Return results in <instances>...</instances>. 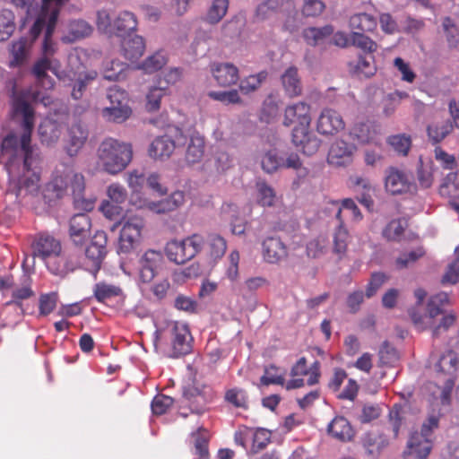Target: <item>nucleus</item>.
Masks as SVG:
<instances>
[{
    "instance_id": "nucleus-1",
    "label": "nucleus",
    "mask_w": 459,
    "mask_h": 459,
    "mask_svg": "<svg viewBox=\"0 0 459 459\" xmlns=\"http://www.w3.org/2000/svg\"><path fill=\"white\" fill-rule=\"evenodd\" d=\"M25 94L15 95L12 101V117L20 125L22 134L7 135L2 142L0 160L4 163L11 181L32 192L38 188L39 175L34 170L38 157L30 145L35 112Z\"/></svg>"
},
{
    "instance_id": "nucleus-2",
    "label": "nucleus",
    "mask_w": 459,
    "mask_h": 459,
    "mask_svg": "<svg viewBox=\"0 0 459 459\" xmlns=\"http://www.w3.org/2000/svg\"><path fill=\"white\" fill-rule=\"evenodd\" d=\"M311 108L306 102H297L286 107L283 125L292 126V143L306 155L315 154L320 147V140L309 130Z\"/></svg>"
},
{
    "instance_id": "nucleus-3",
    "label": "nucleus",
    "mask_w": 459,
    "mask_h": 459,
    "mask_svg": "<svg viewBox=\"0 0 459 459\" xmlns=\"http://www.w3.org/2000/svg\"><path fill=\"white\" fill-rule=\"evenodd\" d=\"M448 302L446 293H439L430 298L424 316L412 314L415 326L420 330H429L433 337H439L446 333L456 321L454 312L444 311L443 306Z\"/></svg>"
},
{
    "instance_id": "nucleus-4",
    "label": "nucleus",
    "mask_w": 459,
    "mask_h": 459,
    "mask_svg": "<svg viewBox=\"0 0 459 459\" xmlns=\"http://www.w3.org/2000/svg\"><path fill=\"white\" fill-rule=\"evenodd\" d=\"M97 164L108 174L123 171L132 161L131 143L108 137L104 139L97 149Z\"/></svg>"
},
{
    "instance_id": "nucleus-5",
    "label": "nucleus",
    "mask_w": 459,
    "mask_h": 459,
    "mask_svg": "<svg viewBox=\"0 0 459 459\" xmlns=\"http://www.w3.org/2000/svg\"><path fill=\"white\" fill-rule=\"evenodd\" d=\"M34 255L41 258L53 274L64 276L74 270L62 252L60 241L50 235L39 237L34 244Z\"/></svg>"
},
{
    "instance_id": "nucleus-6",
    "label": "nucleus",
    "mask_w": 459,
    "mask_h": 459,
    "mask_svg": "<svg viewBox=\"0 0 459 459\" xmlns=\"http://www.w3.org/2000/svg\"><path fill=\"white\" fill-rule=\"evenodd\" d=\"M145 228L144 219L136 214L126 215L122 221L118 238V253H130L141 242Z\"/></svg>"
},
{
    "instance_id": "nucleus-7",
    "label": "nucleus",
    "mask_w": 459,
    "mask_h": 459,
    "mask_svg": "<svg viewBox=\"0 0 459 459\" xmlns=\"http://www.w3.org/2000/svg\"><path fill=\"white\" fill-rule=\"evenodd\" d=\"M435 371L437 374L446 377V386L443 389L436 387L439 393L441 402L448 403L450 401V394L454 386V377L459 368V355L453 350L445 351L438 357L434 365Z\"/></svg>"
},
{
    "instance_id": "nucleus-8",
    "label": "nucleus",
    "mask_w": 459,
    "mask_h": 459,
    "mask_svg": "<svg viewBox=\"0 0 459 459\" xmlns=\"http://www.w3.org/2000/svg\"><path fill=\"white\" fill-rule=\"evenodd\" d=\"M165 263L160 250L149 248L143 251L138 258L136 281L139 287L149 285L159 274Z\"/></svg>"
},
{
    "instance_id": "nucleus-9",
    "label": "nucleus",
    "mask_w": 459,
    "mask_h": 459,
    "mask_svg": "<svg viewBox=\"0 0 459 459\" xmlns=\"http://www.w3.org/2000/svg\"><path fill=\"white\" fill-rule=\"evenodd\" d=\"M109 105L102 109L103 117L114 123H123L132 115L127 93L116 86L108 92Z\"/></svg>"
},
{
    "instance_id": "nucleus-10",
    "label": "nucleus",
    "mask_w": 459,
    "mask_h": 459,
    "mask_svg": "<svg viewBox=\"0 0 459 459\" xmlns=\"http://www.w3.org/2000/svg\"><path fill=\"white\" fill-rule=\"evenodd\" d=\"M130 203L138 209L162 214L173 212L182 206L185 203V194L182 191H175L168 198L157 202L135 194L131 196Z\"/></svg>"
},
{
    "instance_id": "nucleus-11",
    "label": "nucleus",
    "mask_w": 459,
    "mask_h": 459,
    "mask_svg": "<svg viewBox=\"0 0 459 459\" xmlns=\"http://www.w3.org/2000/svg\"><path fill=\"white\" fill-rule=\"evenodd\" d=\"M303 376H308L307 385H313L316 384L320 377L319 362L315 361L309 368L307 367V359L301 357L291 368L290 377H292L285 385L287 390L300 388L304 385L305 381Z\"/></svg>"
},
{
    "instance_id": "nucleus-12",
    "label": "nucleus",
    "mask_w": 459,
    "mask_h": 459,
    "mask_svg": "<svg viewBox=\"0 0 459 459\" xmlns=\"http://www.w3.org/2000/svg\"><path fill=\"white\" fill-rule=\"evenodd\" d=\"M384 184L386 193L392 195L412 194L416 190V186L410 178L394 167H390L385 170Z\"/></svg>"
},
{
    "instance_id": "nucleus-13",
    "label": "nucleus",
    "mask_w": 459,
    "mask_h": 459,
    "mask_svg": "<svg viewBox=\"0 0 459 459\" xmlns=\"http://www.w3.org/2000/svg\"><path fill=\"white\" fill-rule=\"evenodd\" d=\"M172 355L187 354L192 349V336L188 325L184 322L174 321L169 325Z\"/></svg>"
},
{
    "instance_id": "nucleus-14",
    "label": "nucleus",
    "mask_w": 459,
    "mask_h": 459,
    "mask_svg": "<svg viewBox=\"0 0 459 459\" xmlns=\"http://www.w3.org/2000/svg\"><path fill=\"white\" fill-rule=\"evenodd\" d=\"M316 126L321 134L334 135L345 128V122L339 112L325 108L320 112Z\"/></svg>"
},
{
    "instance_id": "nucleus-15",
    "label": "nucleus",
    "mask_w": 459,
    "mask_h": 459,
    "mask_svg": "<svg viewBox=\"0 0 459 459\" xmlns=\"http://www.w3.org/2000/svg\"><path fill=\"white\" fill-rule=\"evenodd\" d=\"M50 186L57 192V195L68 186H71L74 193H81L84 186L83 177L70 168L57 169Z\"/></svg>"
},
{
    "instance_id": "nucleus-16",
    "label": "nucleus",
    "mask_w": 459,
    "mask_h": 459,
    "mask_svg": "<svg viewBox=\"0 0 459 459\" xmlns=\"http://www.w3.org/2000/svg\"><path fill=\"white\" fill-rule=\"evenodd\" d=\"M88 139V131L81 124H73L67 130L65 150L70 157L76 156Z\"/></svg>"
},
{
    "instance_id": "nucleus-17",
    "label": "nucleus",
    "mask_w": 459,
    "mask_h": 459,
    "mask_svg": "<svg viewBox=\"0 0 459 459\" xmlns=\"http://www.w3.org/2000/svg\"><path fill=\"white\" fill-rule=\"evenodd\" d=\"M261 245L263 259L268 264H277L288 255L287 247L279 238L268 237Z\"/></svg>"
},
{
    "instance_id": "nucleus-18",
    "label": "nucleus",
    "mask_w": 459,
    "mask_h": 459,
    "mask_svg": "<svg viewBox=\"0 0 459 459\" xmlns=\"http://www.w3.org/2000/svg\"><path fill=\"white\" fill-rule=\"evenodd\" d=\"M210 71L221 87H230L238 81V69L230 63H213L210 65Z\"/></svg>"
},
{
    "instance_id": "nucleus-19",
    "label": "nucleus",
    "mask_w": 459,
    "mask_h": 459,
    "mask_svg": "<svg viewBox=\"0 0 459 459\" xmlns=\"http://www.w3.org/2000/svg\"><path fill=\"white\" fill-rule=\"evenodd\" d=\"M107 236L103 231H98L91 244L86 248V258L93 269L99 270L106 255Z\"/></svg>"
},
{
    "instance_id": "nucleus-20",
    "label": "nucleus",
    "mask_w": 459,
    "mask_h": 459,
    "mask_svg": "<svg viewBox=\"0 0 459 459\" xmlns=\"http://www.w3.org/2000/svg\"><path fill=\"white\" fill-rule=\"evenodd\" d=\"M356 147L344 141H335L328 152V160L335 166H343L352 160Z\"/></svg>"
},
{
    "instance_id": "nucleus-21",
    "label": "nucleus",
    "mask_w": 459,
    "mask_h": 459,
    "mask_svg": "<svg viewBox=\"0 0 459 459\" xmlns=\"http://www.w3.org/2000/svg\"><path fill=\"white\" fill-rule=\"evenodd\" d=\"M378 130L369 121L359 120L354 122L350 129L349 135L359 143H369L377 139Z\"/></svg>"
},
{
    "instance_id": "nucleus-22",
    "label": "nucleus",
    "mask_w": 459,
    "mask_h": 459,
    "mask_svg": "<svg viewBox=\"0 0 459 459\" xmlns=\"http://www.w3.org/2000/svg\"><path fill=\"white\" fill-rule=\"evenodd\" d=\"M431 451V443L428 437L421 435L419 431L411 433L408 443L406 453L415 459H425Z\"/></svg>"
},
{
    "instance_id": "nucleus-23",
    "label": "nucleus",
    "mask_w": 459,
    "mask_h": 459,
    "mask_svg": "<svg viewBox=\"0 0 459 459\" xmlns=\"http://www.w3.org/2000/svg\"><path fill=\"white\" fill-rule=\"evenodd\" d=\"M62 133V126L52 119H43L38 128V134L43 145L52 146L56 144Z\"/></svg>"
},
{
    "instance_id": "nucleus-24",
    "label": "nucleus",
    "mask_w": 459,
    "mask_h": 459,
    "mask_svg": "<svg viewBox=\"0 0 459 459\" xmlns=\"http://www.w3.org/2000/svg\"><path fill=\"white\" fill-rule=\"evenodd\" d=\"M113 35L124 39L128 35L134 34L137 28V21L135 15L130 12H122L117 14L114 20Z\"/></svg>"
},
{
    "instance_id": "nucleus-25",
    "label": "nucleus",
    "mask_w": 459,
    "mask_h": 459,
    "mask_svg": "<svg viewBox=\"0 0 459 459\" xmlns=\"http://www.w3.org/2000/svg\"><path fill=\"white\" fill-rule=\"evenodd\" d=\"M205 152V142L203 135L194 133L186 145L185 160L187 164L193 165L203 160Z\"/></svg>"
},
{
    "instance_id": "nucleus-26",
    "label": "nucleus",
    "mask_w": 459,
    "mask_h": 459,
    "mask_svg": "<svg viewBox=\"0 0 459 459\" xmlns=\"http://www.w3.org/2000/svg\"><path fill=\"white\" fill-rule=\"evenodd\" d=\"M205 255L211 263H217L227 250L226 239L217 233H211L205 238Z\"/></svg>"
},
{
    "instance_id": "nucleus-27",
    "label": "nucleus",
    "mask_w": 459,
    "mask_h": 459,
    "mask_svg": "<svg viewBox=\"0 0 459 459\" xmlns=\"http://www.w3.org/2000/svg\"><path fill=\"white\" fill-rule=\"evenodd\" d=\"M48 70H51L58 78H62V75L57 71L56 65H54L47 57L39 60L32 69L38 82L47 90L52 89L54 86V82L47 75Z\"/></svg>"
},
{
    "instance_id": "nucleus-28",
    "label": "nucleus",
    "mask_w": 459,
    "mask_h": 459,
    "mask_svg": "<svg viewBox=\"0 0 459 459\" xmlns=\"http://www.w3.org/2000/svg\"><path fill=\"white\" fill-rule=\"evenodd\" d=\"M145 45L142 37L133 34L121 39V51L123 56L134 61L141 57L144 52Z\"/></svg>"
},
{
    "instance_id": "nucleus-29",
    "label": "nucleus",
    "mask_w": 459,
    "mask_h": 459,
    "mask_svg": "<svg viewBox=\"0 0 459 459\" xmlns=\"http://www.w3.org/2000/svg\"><path fill=\"white\" fill-rule=\"evenodd\" d=\"M328 434L340 441H350L354 437V430L344 417H335L327 427Z\"/></svg>"
},
{
    "instance_id": "nucleus-30",
    "label": "nucleus",
    "mask_w": 459,
    "mask_h": 459,
    "mask_svg": "<svg viewBox=\"0 0 459 459\" xmlns=\"http://www.w3.org/2000/svg\"><path fill=\"white\" fill-rule=\"evenodd\" d=\"M91 221L87 215L79 213L74 215L70 222V236L75 244H81L89 237Z\"/></svg>"
},
{
    "instance_id": "nucleus-31",
    "label": "nucleus",
    "mask_w": 459,
    "mask_h": 459,
    "mask_svg": "<svg viewBox=\"0 0 459 459\" xmlns=\"http://www.w3.org/2000/svg\"><path fill=\"white\" fill-rule=\"evenodd\" d=\"M281 81L288 96L296 97L301 94L302 85L296 67H288L281 74Z\"/></svg>"
},
{
    "instance_id": "nucleus-32",
    "label": "nucleus",
    "mask_w": 459,
    "mask_h": 459,
    "mask_svg": "<svg viewBox=\"0 0 459 459\" xmlns=\"http://www.w3.org/2000/svg\"><path fill=\"white\" fill-rule=\"evenodd\" d=\"M165 253L169 261L178 264H183L193 259L183 239H174L168 242L165 247Z\"/></svg>"
},
{
    "instance_id": "nucleus-33",
    "label": "nucleus",
    "mask_w": 459,
    "mask_h": 459,
    "mask_svg": "<svg viewBox=\"0 0 459 459\" xmlns=\"http://www.w3.org/2000/svg\"><path fill=\"white\" fill-rule=\"evenodd\" d=\"M92 28L84 21H73L65 28L62 40L71 43L89 36Z\"/></svg>"
},
{
    "instance_id": "nucleus-34",
    "label": "nucleus",
    "mask_w": 459,
    "mask_h": 459,
    "mask_svg": "<svg viewBox=\"0 0 459 459\" xmlns=\"http://www.w3.org/2000/svg\"><path fill=\"white\" fill-rule=\"evenodd\" d=\"M350 72L359 78H369L377 72L374 57L360 56L358 60L349 63Z\"/></svg>"
},
{
    "instance_id": "nucleus-35",
    "label": "nucleus",
    "mask_w": 459,
    "mask_h": 459,
    "mask_svg": "<svg viewBox=\"0 0 459 459\" xmlns=\"http://www.w3.org/2000/svg\"><path fill=\"white\" fill-rule=\"evenodd\" d=\"M175 150V143L169 137H158L149 148V155L155 160L169 158Z\"/></svg>"
},
{
    "instance_id": "nucleus-36",
    "label": "nucleus",
    "mask_w": 459,
    "mask_h": 459,
    "mask_svg": "<svg viewBox=\"0 0 459 459\" xmlns=\"http://www.w3.org/2000/svg\"><path fill=\"white\" fill-rule=\"evenodd\" d=\"M387 445L388 441L385 436L377 432L366 433L362 439V446L371 457L378 456Z\"/></svg>"
},
{
    "instance_id": "nucleus-37",
    "label": "nucleus",
    "mask_w": 459,
    "mask_h": 459,
    "mask_svg": "<svg viewBox=\"0 0 459 459\" xmlns=\"http://www.w3.org/2000/svg\"><path fill=\"white\" fill-rule=\"evenodd\" d=\"M454 128L452 122L448 119L436 121L428 126L427 134L432 143L437 144L448 136Z\"/></svg>"
},
{
    "instance_id": "nucleus-38",
    "label": "nucleus",
    "mask_w": 459,
    "mask_h": 459,
    "mask_svg": "<svg viewBox=\"0 0 459 459\" xmlns=\"http://www.w3.org/2000/svg\"><path fill=\"white\" fill-rule=\"evenodd\" d=\"M31 43L32 41H29L27 39L24 38H21L12 44V59L10 60V66H18L25 60Z\"/></svg>"
},
{
    "instance_id": "nucleus-39",
    "label": "nucleus",
    "mask_w": 459,
    "mask_h": 459,
    "mask_svg": "<svg viewBox=\"0 0 459 459\" xmlns=\"http://www.w3.org/2000/svg\"><path fill=\"white\" fill-rule=\"evenodd\" d=\"M332 204V206L333 207V209L336 211V218L339 220V221L341 222V221H342L341 215H342V211H346L350 213L351 219L354 221H361L362 219V214L359 211V209L358 208V206L356 205L355 202L352 200V199H344L342 204H339L337 201H333L330 203Z\"/></svg>"
},
{
    "instance_id": "nucleus-40",
    "label": "nucleus",
    "mask_w": 459,
    "mask_h": 459,
    "mask_svg": "<svg viewBox=\"0 0 459 459\" xmlns=\"http://www.w3.org/2000/svg\"><path fill=\"white\" fill-rule=\"evenodd\" d=\"M229 0H212L204 20L211 24L218 23L226 15Z\"/></svg>"
},
{
    "instance_id": "nucleus-41",
    "label": "nucleus",
    "mask_w": 459,
    "mask_h": 459,
    "mask_svg": "<svg viewBox=\"0 0 459 459\" xmlns=\"http://www.w3.org/2000/svg\"><path fill=\"white\" fill-rule=\"evenodd\" d=\"M439 192L442 195L450 199L452 206L459 211V179L448 178L440 186Z\"/></svg>"
},
{
    "instance_id": "nucleus-42",
    "label": "nucleus",
    "mask_w": 459,
    "mask_h": 459,
    "mask_svg": "<svg viewBox=\"0 0 459 459\" xmlns=\"http://www.w3.org/2000/svg\"><path fill=\"white\" fill-rule=\"evenodd\" d=\"M376 26V20L367 13L355 14L350 19V28L359 32L371 31Z\"/></svg>"
},
{
    "instance_id": "nucleus-43",
    "label": "nucleus",
    "mask_w": 459,
    "mask_h": 459,
    "mask_svg": "<svg viewBox=\"0 0 459 459\" xmlns=\"http://www.w3.org/2000/svg\"><path fill=\"white\" fill-rule=\"evenodd\" d=\"M333 29L330 26L323 28H307L303 30V38L305 41L311 46H316L324 41V39L331 35Z\"/></svg>"
},
{
    "instance_id": "nucleus-44",
    "label": "nucleus",
    "mask_w": 459,
    "mask_h": 459,
    "mask_svg": "<svg viewBox=\"0 0 459 459\" xmlns=\"http://www.w3.org/2000/svg\"><path fill=\"white\" fill-rule=\"evenodd\" d=\"M349 242V232L341 221L333 236V252L339 256L344 255Z\"/></svg>"
},
{
    "instance_id": "nucleus-45",
    "label": "nucleus",
    "mask_w": 459,
    "mask_h": 459,
    "mask_svg": "<svg viewBox=\"0 0 459 459\" xmlns=\"http://www.w3.org/2000/svg\"><path fill=\"white\" fill-rule=\"evenodd\" d=\"M407 227L404 220H393L384 229L383 236L389 241H398Z\"/></svg>"
},
{
    "instance_id": "nucleus-46",
    "label": "nucleus",
    "mask_w": 459,
    "mask_h": 459,
    "mask_svg": "<svg viewBox=\"0 0 459 459\" xmlns=\"http://www.w3.org/2000/svg\"><path fill=\"white\" fill-rule=\"evenodd\" d=\"M94 297L100 302H103L113 297H117L122 294L120 287L108 284L106 282H99L94 287Z\"/></svg>"
},
{
    "instance_id": "nucleus-47",
    "label": "nucleus",
    "mask_w": 459,
    "mask_h": 459,
    "mask_svg": "<svg viewBox=\"0 0 459 459\" xmlns=\"http://www.w3.org/2000/svg\"><path fill=\"white\" fill-rule=\"evenodd\" d=\"M425 253L422 247H418L415 249L405 252L395 259V266L397 269L407 268L423 257Z\"/></svg>"
},
{
    "instance_id": "nucleus-48",
    "label": "nucleus",
    "mask_w": 459,
    "mask_h": 459,
    "mask_svg": "<svg viewBox=\"0 0 459 459\" xmlns=\"http://www.w3.org/2000/svg\"><path fill=\"white\" fill-rule=\"evenodd\" d=\"M13 15L12 12H0V41L8 39L14 30Z\"/></svg>"
},
{
    "instance_id": "nucleus-49",
    "label": "nucleus",
    "mask_w": 459,
    "mask_h": 459,
    "mask_svg": "<svg viewBox=\"0 0 459 459\" xmlns=\"http://www.w3.org/2000/svg\"><path fill=\"white\" fill-rule=\"evenodd\" d=\"M240 255L236 249L231 250L227 258V265L225 270V275L230 281H235L238 279V264H239Z\"/></svg>"
},
{
    "instance_id": "nucleus-50",
    "label": "nucleus",
    "mask_w": 459,
    "mask_h": 459,
    "mask_svg": "<svg viewBox=\"0 0 459 459\" xmlns=\"http://www.w3.org/2000/svg\"><path fill=\"white\" fill-rule=\"evenodd\" d=\"M252 439V451L254 453L264 448L270 441L271 433L264 429H250Z\"/></svg>"
},
{
    "instance_id": "nucleus-51",
    "label": "nucleus",
    "mask_w": 459,
    "mask_h": 459,
    "mask_svg": "<svg viewBox=\"0 0 459 459\" xmlns=\"http://www.w3.org/2000/svg\"><path fill=\"white\" fill-rule=\"evenodd\" d=\"M351 45L368 53H373L377 48V45L375 41L359 31H353L351 33Z\"/></svg>"
},
{
    "instance_id": "nucleus-52",
    "label": "nucleus",
    "mask_w": 459,
    "mask_h": 459,
    "mask_svg": "<svg viewBox=\"0 0 459 459\" xmlns=\"http://www.w3.org/2000/svg\"><path fill=\"white\" fill-rule=\"evenodd\" d=\"M166 95V87H152L146 96V108L150 111H155L160 108V100Z\"/></svg>"
},
{
    "instance_id": "nucleus-53",
    "label": "nucleus",
    "mask_w": 459,
    "mask_h": 459,
    "mask_svg": "<svg viewBox=\"0 0 459 459\" xmlns=\"http://www.w3.org/2000/svg\"><path fill=\"white\" fill-rule=\"evenodd\" d=\"M208 96L211 99L220 101L225 105L240 104L242 102L241 98L236 90L225 91H210Z\"/></svg>"
},
{
    "instance_id": "nucleus-54",
    "label": "nucleus",
    "mask_w": 459,
    "mask_h": 459,
    "mask_svg": "<svg viewBox=\"0 0 459 459\" xmlns=\"http://www.w3.org/2000/svg\"><path fill=\"white\" fill-rule=\"evenodd\" d=\"M58 295L56 292L42 294L39 300V314L47 316L50 314L56 307Z\"/></svg>"
},
{
    "instance_id": "nucleus-55",
    "label": "nucleus",
    "mask_w": 459,
    "mask_h": 459,
    "mask_svg": "<svg viewBox=\"0 0 459 459\" xmlns=\"http://www.w3.org/2000/svg\"><path fill=\"white\" fill-rule=\"evenodd\" d=\"M183 241L191 257L194 258L204 248L205 238L195 233L183 238Z\"/></svg>"
},
{
    "instance_id": "nucleus-56",
    "label": "nucleus",
    "mask_w": 459,
    "mask_h": 459,
    "mask_svg": "<svg viewBox=\"0 0 459 459\" xmlns=\"http://www.w3.org/2000/svg\"><path fill=\"white\" fill-rule=\"evenodd\" d=\"M257 201L263 206H272L275 202L273 190L264 183H257Z\"/></svg>"
},
{
    "instance_id": "nucleus-57",
    "label": "nucleus",
    "mask_w": 459,
    "mask_h": 459,
    "mask_svg": "<svg viewBox=\"0 0 459 459\" xmlns=\"http://www.w3.org/2000/svg\"><path fill=\"white\" fill-rule=\"evenodd\" d=\"M265 77L266 74L264 73L250 75L245 78L243 81H241L239 84V89L245 94H248L252 91H255L260 87L262 82L265 79Z\"/></svg>"
},
{
    "instance_id": "nucleus-58",
    "label": "nucleus",
    "mask_w": 459,
    "mask_h": 459,
    "mask_svg": "<svg viewBox=\"0 0 459 459\" xmlns=\"http://www.w3.org/2000/svg\"><path fill=\"white\" fill-rule=\"evenodd\" d=\"M225 400L235 407H245L247 405V396L245 390L231 388L225 393Z\"/></svg>"
},
{
    "instance_id": "nucleus-59",
    "label": "nucleus",
    "mask_w": 459,
    "mask_h": 459,
    "mask_svg": "<svg viewBox=\"0 0 459 459\" xmlns=\"http://www.w3.org/2000/svg\"><path fill=\"white\" fill-rule=\"evenodd\" d=\"M166 64V58L163 55L156 53L144 60L141 68L148 74L154 73Z\"/></svg>"
},
{
    "instance_id": "nucleus-60",
    "label": "nucleus",
    "mask_w": 459,
    "mask_h": 459,
    "mask_svg": "<svg viewBox=\"0 0 459 459\" xmlns=\"http://www.w3.org/2000/svg\"><path fill=\"white\" fill-rule=\"evenodd\" d=\"M263 169L267 173H273L279 168H281V161L278 159L277 154L269 151L264 154L261 160Z\"/></svg>"
},
{
    "instance_id": "nucleus-61",
    "label": "nucleus",
    "mask_w": 459,
    "mask_h": 459,
    "mask_svg": "<svg viewBox=\"0 0 459 459\" xmlns=\"http://www.w3.org/2000/svg\"><path fill=\"white\" fill-rule=\"evenodd\" d=\"M96 24L98 29L105 34L113 35L114 32V21L112 22L109 13L101 10L97 13Z\"/></svg>"
},
{
    "instance_id": "nucleus-62",
    "label": "nucleus",
    "mask_w": 459,
    "mask_h": 459,
    "mask_svg": "<svg viewBox=\"0 0 459 459\" xmlns=\"http://www.w3.org/2000/svg\"><path fill=\"white\" fill-rule=\"evenodd\" d=\"M173 404V399L164 394L156 395L152 403V410L154 414L165 413Z\"/></svg>"
},
{
    "instance_id": "nucleus-63",
    "label": "nucleus",
    "mask_w": 459,
    "mask_h": 459,
    "mask_svg": "<svg viewBox=\"0 0 459 459\" xmlns=\"http://www.w3.org/2000/svg\"><path fill=\"white\" fill-rule=\"evenodd\" d=\"M108 201L114 204H122L126 200L127 193L125 187L119 184H111L107 189Z\"/></svg>"
},
{
    "instance_id": "nucleus-64",
    "label": "nucleus",
    "mask_w": 459,
    "mask_h": 459,
    "mask_svg": "<svg viewBox=\"0 0 459 459\" xmlns=\"http://www.w3.org/2000/svg\"><path fill=\"white\" fill-rule=\"evenodd\" d=\"M387 280L385 274L382 273H375L371 275L370 281H368L366 289V296L371 298L377 291L383 286Z\"/></svg>"
}]
</instances>
